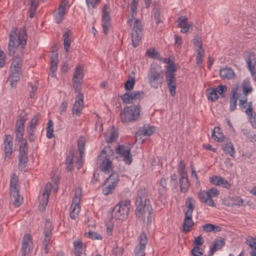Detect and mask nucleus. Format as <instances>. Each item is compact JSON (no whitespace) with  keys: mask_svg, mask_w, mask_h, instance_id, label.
Listing matches in <instances>:
<instances>
[{"mask_svg":"<svg viewBox=\"0 0 256 256\" xmlns=\"http://www.w3.org/2000/svg\"><path fill=\"white\" fill-rule=\"evenodd\" d=\"M10 40L8 42V50L9 54L13 56L16 52V48L20 46L23 48L26 44V34L24 28L20 30L17 34L15 30H12L9 36Z\"/></svg>","mask_w":256,"mask_h":256,"instance_id":"1","label":"nucleus"},{"mask_svg":"<svg viewBox=\"0 0 256 256\" xmlns=\"http://www.w3.org/2000/svg\"><path fill=\"white\" fill-rule=\"evenodd\" d=\"M141 106L138 104L124 107L120 114V120L122 123H129L137 120L140 115Z\"/></svg>","mask_w":256,"mask_h":256,"instance_id":"2","label":"nucleus"},{"mask_svg":"<svg viewBox=\"0 0 256 256\" xmlns=\"http://www.w3.org/2000/svg\"><path fill=\"white\" fill-rule=\"evenodd\" d=\"M186 209L184 210V218L182 223L183 231L187 232L194 225L192 220V214L195 207V201L192 198H188L186 202Z\"/></svg>","mask_w":256,"mask_h":256,"instance_id":"3","label":"nucleus"},{"mask_svg":"<svg viewBox=\"0 0 256 256\" xmlns=\"http://www.w3.org/2000/svg\"><path fill=\"white\" fill-rule=\"evenodd\" d=\"M130 207V200H124L119 202L113 209L112 216L114 218L124 220L127 218Z\"/></svg>","mask_w":256,"mask_h":256,"instance_id":"4","label":"nucleus"},{"mask_svg":"<svg viewBox=\"0 0 256 256\" xmlns=\"http://www.w3.org/2000/svg\"><path fill=\"white\" fill-rule=\"evenodd\" d=\"M136 216L138 218L144 220L146 217L148 218L152 211V206L150 200L136 202Z\"/></svg>","mask_w":256,"mask_h":256,"instance_id":"5","label":"nucleus"},{"mask_svg":"<svg viewBox=\"0 0 256 256\" xmlns=\"http://www.w3.org/2000/svg\"><path fill=\"white\" fill-rule=\"evenodd\" d=\"M148 80L152 88L157 89L164 82V74L160 70L150 68L148 73Z\"/></svg>","mask_w":256,"mask_h":256,"instance_id":"6","label":"nucleus"},{"mask_svg":"<svg viewBox=\"0 0 256 256\" xmlns=\"http://www.w3.org/2000/svg\"><path fill=\"white\" fill-rule=\"evenodd\" d=\"M82 196V189L80 188H76L74 198L70 209V216L72 220H76L80 212V202Z\"/></svg>","mask_w":256,"mask_h":256,"instance_id":"7","label":"nucleus"},{"mask_svg":"<svg viewBox=\"0 0 256 256\" xmlns=\"http://www.w3.org/2000/svg\"><path fill=\"white\" fill-rule=\"evenodd\" d=\"M112 153V150L110 148H104L102 151L100 156V158L102 160V168L104 172H106L110 168L112 165V160L110 154Z\"/></svg>","mask_w":256,"mask_h":256,"instance_id":"8","label":"nucleus"},{"mask_svg":"<svg viewBox=\"0 0 256 256\" xmlns=\"http://www.w3.org/2000/svg\"><path fill=\"white\" fill-rule=\"evenodd\" d=\"M83 76L82 68L81 66H78L74 73L72 79L73 86L76 92H79L81 90Z\"/></svg>","mask_w":256,"mask_h":256,"instance_id":"9","label":"nucleus"},{"mask_svg":"<svg viewBox=\"0 0 256 256\" xmlns=\"http://www.w3.org/2000/svg\"><path fill=\"white\" fill-rule=\"evenodd\" d=\"M116 152L120 156L123 158V160L126 164H130L132 162V156L130 154V148L128 146L122 145L119 146Z\"/></svg>","mask_w":256,"mask_h":256,"instance_id":"10","label":"nucleus"},{"mask_svg":"<svg viewBox=\"0 0 256 256\" xmlns=\"http://www.w3.org/2000/svg\"><path fill=\"white\" fill-rule=\"evenodd\" d=\"M147 243L146 235L142 232L140 236L138 244L134 249V256H145L144 250Z\"/></svg>","mask_w":256,"mask_h":256,"instance_id":"11","label":"nucleus"},{"mask_svg":"<svg viewBox=\"0 0 256 256\" xmlns=\"http://www.w3.org/2000/svg\"><path fill=\"white\" fill-rule=\"evenodd\" d=\"M110 10L108 7L104 5L102 8V25L103 28L104 32L107 34L108 32L109 28L110 26Z\"/></svg>","mask_w":256,"mask_h":256,"instance_id":"12","label":"nucleus"},{"mask_svg":"<svg viewBox=\"0 0 256 256\" xmlns=\"http://www.w3.org/2000/svg\"><path fill=\"white\" fill-rule=\"evenodd\" d=\"M52 56L50 58V72H52V76L55 77L56 76L54 74L58 68V46L56 44H54L51 48Z\"/></svg>","mask_w":256,"mask_h":256,"instance_id":"13","label":"nucleus"},{"mask_svg":"<svg viewBox=\"0 0 256 256\" xmlns=\"http://www.w3.org/2000/svg\"><path fill=\"white\" fill-rule=\"evenodd\" d=\"M78 150L79 154L78 160L76 161V166L78 170H80L82 166L84 164V155L85 148V141L82 138H80L77 141Z\"/></svg>","mask_w":256,"mask_h":256,"instance_id":"14","label":"nucleus"},{"mask_svg":"<svg viewBox=\"0 0 256 256\" xmlns=\"http://www.w3.org/2000/svg\"><path fill=\"white\" fill-rule=\"evenodd\" d=\"M68 2L64 0L58 8L54 12V16L58 24L61 22L66 13V10L68 8Z\"/></svg>","mask_w":256,"mask_h":256,"instance_id":"15","label":"nucleus"},{"mask_svg":"<svg viewBox=\"0 0 256 256\" xmlns=\"http://www.w3.org/2000/svg\"><path fill=\"white\" fill-rule=\"evenodd\" d=\"M78 152L76 150L72 149L69 152L68 155L66 156V168L67 172H71L74 168V160L76 162L78 160L77 158Z\"/></svg>","mask_w":256,"mask_h":256,"instance_id":"16","label":"nucleus"},{"mask_svg":"<svg viewBox=\"0 0 256 256\" xmlns=\"http://www.w3.org/2000/svg\"><path fill=\"white\" fill-rule=\"evenodd\" d=\"M4 150L5 152V160H9L11 158L12 150V138L10 135L5 136L4 141Z\"/></svg>","mask_w":256,"mask_h":256,"instance_id":"17","label":"nucleus"},{"mask_svg":"<svg viewBox=\"0 0 256 256\" xmlns=\"http://www.w3.org/2000/svg\"><path fill=\"white\" fill-rule=\"evenodd\" d=\"M32 244L30 236L28 234H25L22 244V256H26L30 252Z\"/></svg>","mask_w":256,"mask_h":256,"instance_id":"18","label":"nucleus"},{"mask_svg":"<svg viewBox=\"0 0 256 256\" xmlns=\"http://www.w3.org/2000/svg\"><path fill=\"white\" fill-rule=\"evenodd\" d=\"M27 118L26 116H20L16 122V136L18 138H22L24 132V124Z\"/></svg>","mask_w":256,"mask_h":256,"instance_id":"19","label":"nucleus"},{"mask_svg":"<svg viewBox=\"0 0 256 256\" xmlns=\"http://www.w3.org/2000/svg\"><path fill=\"white\" fill-rule=\"evenodd\" d=\"M38 121V116H34L30 120L27 127V132L28 134V139L30 142H34L35 139V126Z\"/></svg>","mask_w":256,"mask_h":256,"instance_id":"20","label":"nucleus"},{"mask_svg":"<svg viewBox=\"0 0 256 256\" xmlns=\"http://www.w3.org/2000/svg\"><path fill=\"white\" fill-rule=\"evenodd\" d=\"M198 196L202 202L210 206H216L214 200L212 198H210L208 191L200 190L198 194Z\"/></svg>","mask_w":256,"mask_h":256,"instance_id":"21","label":"nucleus"},{"mask_svg":"<svg viewBox=\"0 0 256 256\" xmlns=\"http://www.w3.org/2000/svg\"><path fill=\"white\" fill-rule=\"evenodd\" d=\"M84 105V95L78 92V94L76 98V100L73 106L72 112L79 116L81 113Z\"/></svg>","mask_w":256,"mask_h":256,"instance_id":"22","label":"nucleus"},{"mask_svg":"<svg viewBox=\"0 0 256 256\" xmlns=\"http://www.w3.org/2000/svg\"><path fill=\"white\" fill-rule=\"evenodd\" d=\"M166 82L168 90L172 96H174L176 89V80L175 74H170L166 76Z\"/></svg>","mask_w":256,"mask_h":256,"instance_id":"23","label":"nucleus"},{"mask_svg":"<svg viewBox=\"0 0 256 256\" xmlns=\"http://www.w3.org/2000/svg\"><path fill=\"white\" fill-rule=\"evenodd\" d=\"M210 182L215 185L221 186L226 188H230V184L226 180L220 176H212L210 178Z\"/></svg>","mask_w":256,"mask_h":256,"instance_id":"24","label":"nucleus"},{"mask_svg":"<svg viewBox=\"0 0 256 256\" xmlns=\"http://www.w3.org/2000/svg\"><path fill=\"white\" fill-rule=\"evenodd\" d=\"M225 244L224 240L220 238L218 239L214 240L212 246L210 248L209 256H212L214 252L218 250H220Z\"/></svg>","mask_w":256,"mask_h":256,"instance_id":"25","label":"nucleus"},{"mask_svg":"<svg viewBox=\"0 0 256 256\" xmlns=\"http://www.w3.org/2000/svg\"><path fill=\"white\" fill-rule=\"evenodd\" d=\"M21 74V71L12 68H10V84L12 87L16 86V82L19 80L20 76Z\"/></svg>","mask_w":256,"mask_h":256,"instance_id":"26","label":"nucleus"},{"mask_svg":"<svg viewBox=\"0 0 256 256\" xmlns=\"http://www.w3.org/2000/svg\"><path fill=\"white\" fill-rule=\"evenodd\" d=\"M220 76L222 78L228 80L232 79L234 78L235 74L234 70L230 68H222L219 72Z\"/></svg>","mask_w":256,"mask_h":256,"instance_id":"27","label":"nucleus"},{"mask_svg":"<svg viewBox=\"0 0 256 256\" xmlns=\"http://www.w3.org/2000/svg\"><path fill=\"white\" fill-rule=\"evenodd\" d=\"M59 184V176L58 172H54L52 178L51 183L50 184V188H49V191H53L56 192L58 189Z\"/></svg>","mask_w":256,"mask_h":256,"instance_id":"28","label":"nucleus"},{"mask_svg":"<svg viewBox=\"0 0 256 256\" xmlns=\"http://www.w3.org/2000/svg\"><path fill=\"white\" fill-rule=\"evenodd\" d=\"M154 130V127H150L149 126H144L142 128H140L136 134L138 136H150Z\"/></svg>","mask_w":256,"mask_h":256,"instance_id":"29","label":"nucleus"},{"mask_svg":"<svg viewBox=\"0 0 256 256\" xmlns=\"http://www.w3.org/2000/svg\"><path fill=\"white\" fill-rule=\"evenodd\" d=\"M48 203V191L46 188H45L42 194V198L40 200L38 210L41 212H43L46 210V207Z\"/></svg>","mask_w":256,"mask_h":256,"instance_id":"30","label":"nucleus"},{"mask_svg":"<svg viewBox=\"0 0 256 256\" xmlns=\"http://www.w3.org/2000/svg\"><path fill=\"white\" fill-rule=\"evenodd\" d=\"M118 131L112 128L106 133L105 135L106 141L108 143L114 142L118 138Z\"/></svg>","mask_w":256,"mask_h":256,"instance_id":"31","label":"nucleus"},{"mask_svg":"<svg viewBox=\"0 0 256 256\" xmlns=\"http://www.w3.org/2000/svg\"><path fill=\"white\" fill-rule=\"evenodd\" d=\"M179 182L180 191L184 193L186 192L190 186L188 175L186 176H180Z\"/></svg>","mask_w":256,"mask_h":256,"instance_id":"32","label":"nucleus"},{"mask_svg":"<svg viewBox=\"0 0 256 256\" xmlns=\"http://www.w3.org/2000/svg\"><path fill=\"white\" fill-rule=\"evenodd\" d=\"M73 244L76 256H82V254L84 252V245L82 244V241H75L74 242Z\"/></svg>","mask_w":256,"mask_h":256,"instance_id":"33","label":"nucleus"},{"mask_svg":"<svg viewBox=\"0 0 256 256\" xmlns=\"http://www.w3.org/2000/svg\"><path fill=\"white\" fill-rule=\"evenodd\" d=\"M10 194L13 204L16 207L19 206L22 204L23 198L19 195L18 192L10 193Z\"/></svg>","mask_w":256,"mask_h":256,"instance_id":"34","label":"nucleus"},{"mask_svg":"<svg viewBox=\"0 0 256 256\" xmlns=\"http://www.w3.org/2000/svg\"><path fill=\"white\" fill-rule=\"evenodd\" d=\"M18 192V178L16 174H13L10 180V194L14 192Z\"/></svg>","mask_w":256,"mask_h":256,"instance_id":"35","label":"nucleus"},{"mask_svg":"<svg viewBox=\"0 0 256 256\" xmlns=\"http://www.w3.org/2000/svg\"><path fill=\"white\" fill-rule=\"evenodd\" d=\"M138 0H132L130 4V10L132 11L131 18L128 20V22L130 25L132 24L133 19L136 14L137 4Z\"/></svg>","mask_w":256,"mask_h":256,"instance_id":"36","label":"nucleus"},{"mask_svg":"<svg viewBox=\"0 0 256 256\" xmlns=\"http://www.w3.org/2000/svg\"><path fill=\"white\" fill-rule=\"evenodd\" d=\"M220 130L218 128H214L212 134V137L216 141L222 142L224 141L225 138Z\"/></svg>","mask_w":256,"mask_h":256,"instance_id":"37","label":"nucleus"},{"mask_svg":"<svg viewBox=\"0 0 256 256\" xmlns=\"http://www.w3.org/2000/svg\"><path fill=\"white\" fill-rule=\"evenodd\" d=\"M146 196L147 194L146 189L144 188H140L137 192L136 202L150 200Z\"/></svg>","mask_w":256,"mask_h":256,"instance_id":"38","label":"nucleus"},{"mask_svg":"<svg viewBox=\"0 0 256 256\" xmlns=\"http://www.w3.org/2000/svg\"><path fill=\"white\" fill-rule=\"evenodd\" d=\"M238 99V94L236 92V89L232 90V94L230 100V110L234 111L237 106V100Z\"/></svg>","mask_w":256,"mask_h":256,"instance_id":"39","label":"nucleus"},{"mask_svg":"<svg viewBox=\"0 0 256 256\" xmlns=\"http://www.w3.org/2000/svg\"><path fill=\"white\" fill-rule=\"evenodd\" d=\"M70 34V30H68L63 35L64 48L66 52L69 51L70 46L71 40L69 37Z\"/></svg>","mask_w":256,"mask_h":256,"instance_id":"40","label":"nucleus"},{"mask_svg":"<svg viewBox=\"0 0 256 256\" xmlns=\"http://www.w3.org/2000/svg\"><path fill=\"white\" fill-rule=\"evenodd\" d=\"M119 182V176L114 171H112L108 178L106 179V182L111 183L116 186Z\"/></svg>","mask_w":256,"mask_h":256,"instance_id":"41","label":"nucleus"},{"mask_svg":"<svg viewBox=\"0 0 256 256\" xmlns=\"http://www.w3.org/2000/svg\"><path fill=\"white\" fill-rule=\"evenodd\" d=\"M206 92L208 94V98L209 100L215 101L218 99V96L215 88H210L207 89Z\"/></svg>","mask_w":256,"mask_h":256,"instance_id":"42","label":"nucleus"},{"mask_svg":"<svg viewBox=\"0 0 256 256\" xmlns=\"http://www.w3.org/2000/svg\"><path fill=\"white\" fill-rule=\"evenodd\" d=\"M22 64V59L20 56H16L11 64L10 68L16 69L21 71V66Z\"/></svg>","mask_w":256,"mask_h":256,"instance_id":"43","label":"nucleus"},{"mask_svg":"<svg viewBox=\"0 0 256 256\" xmlns=\"http://www.w3.org/2000/svg\"><path fill=\"white\" fill-rule=\"evenodd\" d=\"M254 58V56L253 54H250L248 56V58L246 60V64L248 70L252 74L256 72L254 64H252V60Z\"/></svg>","mask_w":256,"mask_h":256,"instance_id":"44","label":"nucleus"},{"mask_svg":"<svg viewBox=\"0 0 256 256\" xmlns=\"http://www.w3.org/2000/svg\"><path fill=\"white\" fill-rule=\"evenodd\" d=\"M116 186L111 183L106 182V180L105 183L103 186L102 192L106 196L112 193L113 190L115 188Z\"/></svg>","mask_w":256,"mask_h":256,"instance_id":"45","label":"nucleus"},{"mask_svg":"<svg viewBox=\"0 0 256 256\" xmlns=\"http://www.w3.org/2000/svg\"><path fill=\"white\" fill-rule=\"evenodd\" d=\"M159 194L162 196L166 192V180L165 178H162L160 180V187L158 188Z\"/></svg>","mask_w":256,"mask_h":256,"instance_id":"46","label":"nucleus"},{"mask_svg":"<svg viewBox=\"0 0 256 256\" xmlns=\"http://www.w3.org/2000/svg\"><path fill=\"white\" fill-rule=\"evenodd\" d=\"M224 150L229 154L231 156L234 157L235 154V150L232 142H227L223 146Z\"/></svg>","mask_w":256,"mask_h":256,"instance_id":"47","label":"nucleus"},{"mask_svg":"<svg viewBox=\"0 0 256 256\" xmlns=\"http://www.w3.org/2000/svg\"><path fill=\"white\" fill-rule=\"evenodd\" d=\"M38 2V0H30V5L29 9V16L30 18L34 16L36 10Z\"/></svg>","mask_w":256,"mask_h":256,"instance_id":"48","label":"nucleus"},{"mask_svg":"<svg viewBox=\"0 0 256 256\" xmlns=\"http://www.w3.org/2000/svg\"><path fill=\"white\" fill-rule=\"evenodd\" d=\"M142 30V25L140 20L138 19L135 20L134 24V27L132 32L141 34Z\"/></svg>","mask_w":256,"mask_h":256,"instance_id":"49","label":"nucleus"},{"mask_svg":"<svg viewBox=\"0 0 256 256\" xmlns=\"http://www.w3.org/2000/svg\"><path fill=\"white\" fill-rule=\"evenodd\" d=\"M120 98L123 102L128 104L133 103L132 96V92H126L120 96Z\"/></svg>","mask_w":256,"mask_h":256,"instance_id":"50","label":"nucleus"},{"mask_svg":"<svg viewBox=\"0 0 256 256\" xmlns=\"http://www.w3.org/2000/svg\"><path fill=\"white\" fill-rule=\"evenodd\" d=\"M19 162L18 166L21 168H24L26 166L28 162V158L27 154H19Z\"/></svg>","mask_w":256,"mask_h":256,"instance_id":"51","label":"nucleus"},{"mask_svg":"<svg viewBox=\"0 0 256 256\" xmlns=\"http://www.w3.org/2000/svg\"><path fill=\"white\" fill-rule=\"evenodd\" d=\"M196 63L198 64H201L203 60V58L204 56V52L203 48H197L196 49Z\"/></svg>","mask_w":256,"mask_h":256,"instance_id":"52","label":"nucleus"},{"mask_svg":"<svg viewBox=\"0 0 256 256\" xmlns=\"http://www.w3.org/2000/svg\"><path fill=\"white\" fill-rule=\"evenodd\" d=\"M54 127H53V122L51 120H49V139H52L53 142V145L52 148L54 149V144L56 143V140L54 138Z\"/></svg>","mask_w":256,"mask_h":256,"instance_id":"53","label":"nucleus"},{"mask_svg":"<svg viewBox=\"0 0 256 256\" xmlns=\"http://www.w3.org/2000/svg\"><path fill=\"white\" fill-rule=\"evenodd\" d=\"M133 100V103L136 102L144 97V92L142 91H135L132 92Z\"/></svg>","mask_w":256,"mask_h":256,"instance_id":"54","label":"nucleus"},{"mask_svg":"<svg viewBox=\"0 0 256 256\" xmlns=\"http://www.w3.org/2000/svg\"><path fill=\"white\" fill-rule=\"evenodd\" d=\"M142 38V35L138 34L132 32V45L136 47L140 42Z\"/></svg>","mask_w":256,"mask_h":256,"instance_id":"55","label":"nucleus"},{"mask_svg":"<svg viewBox=\"0 0 256 256\" xmlns=\"http://www.w3.org/2000/svg\"><path fill=\"white\" fill-rule=\"evenodd\" d=\"M185 168L186 164L184 162L181 160L178 166V172L180 176H186L188 175Z\"/></svg>","mask_w":256,"mask_h":256,"instance_id":"56","label":"nucleus"},{"mask_svg":"<svg viewBox=\"0 0 256 256\" xmlns=\"http://www.w3.org/2000/svg\"><path fill=\"white\" fill-rule=\"evenodd\" d=\"M135 84L134 78L128 79L124 84V88L126 91H130L134 88Z\"/></svg>","mask_w":256,"mask_h":256,"instance_id":"57","label":"nucleus"},{"mask_svg":"<svg viewBox=\"0 0 256 256\" xmlns=\"http://www.w3.org/2000/svg\"><path fill=\"white\" fill-rule=\"evenodd\" d=\"M84 235L86 236H88V237L90 238L92 240H102V236L100 234L94 232L89 231L88 232L85 233Z\"/></svg>","mask_w":256,"mask_h":256,"instance_id":"58","label":"nucleus"},{"mask_svg":"<svg viewBox=\"0 0 256 256\" xmlns=\"http://www.w3.org/2000/svg\"><path fill=\"white\" fill-rule=\"evenodd\" d=\"M246 243L252 249L256 250V238L248 236L246 239Z\"/></svg>","mask_w":256,"mask_h":256,"instance_id":"59","label":"nucleus"},{"mask_svg":"<svg viewBox=\"0 0 256 256\" xmlns=\"http://www.w3.org/2000/svg\"><path fill=\"white\" fill-rule=\"evenodd\" d=\"M146 54L151 58H158L160 56V54L156 52L155 50L153 48L147 50Z\"/></svg>","mask_w":256,"mask_h":256,"instance_id":"60","label":"nucleus"},{"mask_svg":"<svg viewBox=\"0 0 256 256\" xmlns=\"http://www.w3.org/2000/svg\"><path fill=\"white\" fill-rule=\"evenodd\" d=\"M177 22L178 23V26L180 27L181 29L188 25V18L185 16L179 17Z\"/></svg>","mask_w":256,"mask_h":256,"instance_id":"61","label":"nucleus"},{"mask_svg":"<svg viewBox=\"0 0 256 256\" xmlns=\"http://www.w3.org/2000/svg\"><path fill=\"white\" fill-rule=\"evenodd\" d=\"M244 202L243 200L240 197H236L233 198L232 206H244Z\"/></svg>","mask_w":256,"mask_h":256,"instance_id":"62","label":"nucleus"},{"mask_svg":"<svg viewBox=\"0 0 256 256\" xmlns=\"http://www.w3.org/2000/svg\"><path fill=\"white\" fill-rule=\"evenodd\" d=\"M28 148L26 147V142L22 141L20 146L19 154H27Z\"/></svg>","mask_w":256,"mask_h":256,"instance_id":"63","label":"nucleus"},{"mask_svg":"<svg viewBox=\"0 0 256 256\" xmlns=\"http://www.w3.org/2000/svg\"><path fill=\"white\" fill-rule=\"evenodd\" d=\"M193 40L194 44L195 46H197L198 48H202L201 38L200 36H199L198 35L195 36Z\"/></svg>","mask_w":256,"mask_h":256,"instance_id":"64","label":"nucleus"}]
</instances>
